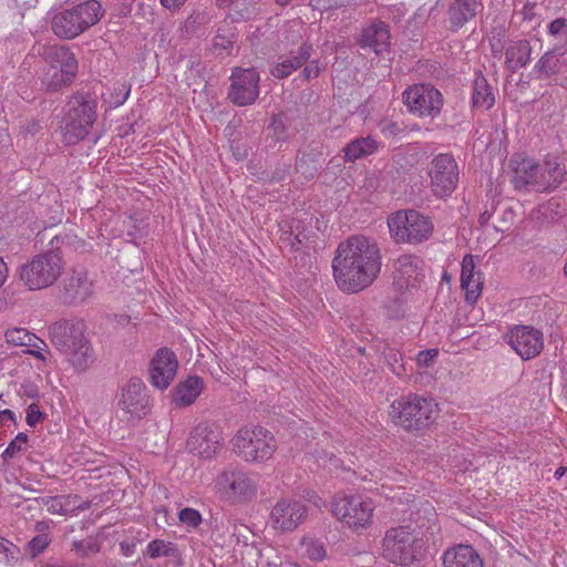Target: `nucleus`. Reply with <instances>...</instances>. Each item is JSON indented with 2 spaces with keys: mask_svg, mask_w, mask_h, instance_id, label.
<instances>
[{
  "mask_svg": "<svg viewBox=\"0 0 567 567\" xmlns=\"http://www.w3.org/2000/svg\"><path fill=\"white\" fill-rule=\"evenodd\" d=\"M338 287L354 293L369 287L381 270L379 250H337L332 260Z\"/></svg>",
  "mask_w": 567,
  "mask_h": 567,
  "instance_id": "nucleus-1",
  "label": "nucleus"
},
{
  "mask_svg": "<svg viewBox=\"0 0 567 567\" xmlns=\"http://www.w3.org/2000/svg\"><path fill=\"white\" fill-rule=\"evenodd\" d=\"M85 331V323L79 319H63L49 327L51 343L68 357L78 371L87 370L94 362V352Z\"/></svg>",
  "mask_w": 567,
  "mask_h": 567,
  "instance_id": "nucleus-2",
  "label": "nucleus"
},
{
  "mask_svg": "<svg viewBox=\"0 0 567 567\" xmlns=\"http://www.w3.org/2000/svg\"><path fill=\"white\" fill-rule=\"evenodd\" d=\"M514 171L513 184L516 189L532 187L546 192L557 187L566 173L565 165L556 156H547L542 163L533 158L515 156L511 161Z\"/></svg>",
  "mask_w": 567,
  "mask_h": 567,
  "instance_id": "nucleus-3",
  "label": "nucleus"
},
{
  "mask_svg": "<svg viewBox=\"0 0 567 567\" xmlns=\"http://www.w3.org/2000/svg\"><path fill=\"white\" fill-rule=\"evenodd\" d=\"M437 404L432 398L409 395L395 400L389 410L391 420L408 431H420L437 416Z\"/></svg>",
  "mask_w": 567,
  "mask_h": 567,
  "instance_id": "nucleus-4",
  "label": "nucleus"
},
{
  "mask_svg": "<svg viewBox=\"0 0 567 567\" xmlns=\"http://www.w3.org/2000/svg\"><path fill=\"white\" fill-rule=\"evenodd\" d=\"M96 110L95 100L82 94L74 95L68 103V110L60 126L63 143L74 145L84 140L96 121Z\"/></svg>",
  "mask_w": 567,
  "mask_h": 567,
  "instance_id": "nucleus-5",
  "label": "nucleus"
},
{
  "mask_svg": "<svg viewBox=\"0 0 567 567\" xmlns=\"http://www.w3.org/2000/svg\"><path fill=\"white\" fill-rule=\"evenodd\" d=\"M64 261L59 250H45L21 265L18 276L22 285L30 291L45 289L60 277Z\"/></svg>",
  "mask_w": 567,
  "mask_h": 567,
  "instance_id": "nucleus-6",
  "label": "nucleus"
},
{
  "mask_svg": "<svg viewBox=\"0 0 567 567\" xmlns=\"http://www.w3.org/2000/svg\"><path fill=\"white\" fill-rule=\"evenodd\" d=\"M102 17L101 3L89 0L55 14L52 19V31L59 38L74 39L96 24Z\"/></svg>",
  "mask_w": 567,
  "mask_h": 567,
  "instance_id": "nucleus-7",
  "label": "nucleus"
},
{
  "mask_svg": "<svg viewBox=\"0 0 567 567\" xmlns=\"http://www.w3.org/2000/svg\"><path fill=\"white\" fill-rule=\"evenodd\" d=\"M391 237L396 243L416 245L427 240L434 229L431 218L416 209H400L388 218Z\"/></svg>",
  "mask_w": 567,
  "mask_h": 567,
  "instance_id": "nucleus-8",
  "label": "nucleus"
},
{
  "mask_svg": "<svg viewBox=\"0 0 567 567\" xmlns=\"http://www.w3.org/2000/svg\"><path fill=\"white\" fill-rule=\"evenodd\" d=\"M382 556L389 561L408 566L416 561L423 550V540L408 526L389 528L382 539Z\"/></svg>",
  "mask_w": 567,
  "mask_h": 567,
  "instance_id": "nucleus-9",
  "label": "nucleus"
},
{
  "mask_svg": "<svg viewBox=\"0 0 567 567\" xmlns=\"http://www.w3.org/2000/svg\"><path fill=\"white\" fill-rule=\"evenodd\" d=\"M258 478L238 467L224 468L214 480V492L223 501L246 503L256 496Z\"/></svg>",
  "mask_w": 567,
  "mask_h": 567,
  "instance_id": "nucleus-10",
  "label": "nucleus"
},
{
  "mask_svg": "<svg viewBox=\"0 0 567 567\" xmlns=\"http://www.w3.org/2000/svg\"><path fill=\"white\" fill-rule=\"evenodd\" d=\"M234 452L246 462H259L271 457L276 450L274 435L258 425L240 427L231 440Z\"/></svg>",
  "mask_w": 567,
  "mask_h": 567,
  "instance_id": "nucleus-11",
  "label": "nucleus"
},
{
  "mask_svg": "<svg viewBox=\"0 0 567 567\" xmlns=\"http://www.w3.org/2000/svg\"><path fill=\"white\" fill-rule=\"evenodd\" d=\"M44 59L48 68L42 84L48 91L56 92L70 85L78 72V60L66 47L52 45L45 49Z\"/></svg>",
  "mask_w": 567,
  "mask_h": 567,
  "instance_id": "nucleus-12",
  "label": "nucleus"
},
{
  "mask_svg": "<svg viewBox=\"0 0 567 567\" xmlns=\"http://www.w3.org/2000/svg\"><path fill=\"white\" fill-rule=\"evenodd\" d=\"M374 503L362 495H336L331 503L333 516L349 528H368L372 523Z\"/></svg>",
  "mask_w": 567,
  "mask_h": 567,
  "instance_id": "nucleus-13",
  "label": "nucleus"
},
{
  "mask_svg": "<svg viewBox=\"0 0 567 567\" xmlns=\"http://www.w3.org/2000/svg\"><path fill=\"white\" fill-rule=\"evenodd\" d=\"M430 188L439 198L449 197L457 187L460 169L456 161L450 154H439L430 163Z\"/></svg>",
  "mask_w": 567,
  "mask_h": 567,
  "instance_id": "nucleus-14",
  "label": "nucleus"
},
{
  "mask_svg": "<svg viewBox=\"0 0 567 567\" xmlns=\"http://www.w3.org/2000/svg\"><path fill=\"white\" fill-rule=\"evenodd\" d=\"M410 113L419 117H436L443 107L442 93L430 84H414L403 92Z\"/></svg>",
  "mask_w": 567,
  "mask_h": 567,
  "instance_id": "nucleus-15",
  "label": "nucleus"
},
{
  "mask_svg": "<svg viewBox=\"0 0 567 567\" xmlns=\"http://www.w3.org/2000/svg\"><path fill=\"white\" fill-rule=\"evenodd\" d=\"M224 437L215 423L200 422L189 433L187 449L202 458H213L220 451Z\"/></svg>",
  "mask_w": 567,
  "mask_h": 567,
  "instance_id": "nucleus-16",
  "label": "nucleus"
},
{
  "mask_svg": "<svg viewBox=\"0 0 567 567\" xmlns=\"http://www.w3.org/2000/svg\"><path fill=\"white\" fill-rule=\"evenodd\" d=\"M229 100L239 106L252 104L259 95V74L254 68H236L231 72Z\"/></svg>",
  "mask_w": 567,
  "mask_h": 567,
  "instance_id": "nucleus-17",
  "label": "nucleus"
},
{
  "mask_svg": "<svg viewBox=\"0 0 567 567\" xmlns=\"http://www.w3.org/2000/svg\"><path fill=\"white\" fill-rule=\"evenodd\" d=\"M307 506L298 499L281 498L271 509L270 522L280 532L295 530L307 517Z\"/></svg>",
  "mask_w": 567,
  "mask_h": 567,
  "instance_id": "nucleus-18",
  "label": "nucleus"
},
{
  "mask_svg": "<svg viewBox=\"0 0 567 567\" xmlns=\"http://www.w3.org/2000/svg\"><path fill=\"white\" fill-rule=\"evenodd\" d=\"M120 409L132 417L141 419L150 410V396L140 378H131L123 386L118 401Z\"/></svg>",
  "mask_w": 567,
  "mask_h": 567,
  "instance_id": "nucleus-19",
  "label": "nucleus"
},
{
  "mask_svg": "<svg viewBox=\"0 0 567 567\" xmlns=\"http://www.w3.org/2000/svg\"><path fill=\"white\" fill-rule=\"evenodd\" d=\"M178 361L168 348L158 349L150 362V382L153 386L165 390L174 381Z\"/></svg>",
  "mask_w": 567,
  "mask_h": 567,
  "instance_id": "nucleus-20",
  "label": "nucleus"
},
{
  "mask_svg": "<svg viewBox=\"0 0 567 567\" xmlns=\"http://www.w3.org/2000/svg\"><path fill=\"white\" fill-rule=\"evenodd\" d=\"M508 343L523 359L537 357L544 348L543 333L529 326H516L508 334Z\"/></svg>",
  "mask_w": 567,
  "mask_h": 567,
  "instance_id": "nucleus-21",
  "label": "nucleus"
},
{
  "mask_svg": "<svg viewBox=\"0 0 567 567\" xmlns=\"http://www.w3.org/2000/svg\"><path fill=\"white\" fill-rule=\"evenodd\" d=\"M94 293L93 280L89 272L83 269H73L64 280L63 298L70 305H82Z\"/></svg>",
  "mask_w": 567,
  "mask_h": 567,
  "instance_id": "nucleus-22",
  "label": "nucleus"
},
{
  "mask_svg": "<svg viewBox=\"0 0 567 567\" xmlns=\"http://www.w3.org/2000/svg\"><path fill=\"white\" fill-rule=\"evenodd\" d=\"M483 8L478 0H454L449 10V23L452 31H457L472 20Z\"/></svg>",
  "mask_w": 567,
  "mask_h": 567,
  "instance_id": "nucleus-23",
  "label": "nucleus"
},
{
  "mask_svg": "<svg viewBox=\"0 0 567 567\" xmlns=\"http://www.w3.org/2000/svg\"><path fill=\"white\" fill-rule=\"evenodd\" d=\"M444 567H484L483 559L470 545H457L443 555Z\"/></svg>",
  "mask_w": 567,
  "mask_h": 567,
  "instance_id": "nucleus-24",
  "label": "nucleus"
},
{
  "mask_svg": "<svg viewBox=\"0 0 567 567\" xmlns=\"http://www.w3.org/2000/svg\"><path fill=\"white\" fill-rule=\"evenodd\" d=\"M360 44L372 49L377 54L384 52L390 44V31L385 23L373 22L362 32Z\"/></svg>",
  "mask_w": 567,
  "mask_h": 567,
  "instance_id": "nucleus-25",
  "label": "nucleus"
},
{
  "mask_svg": "<svg viewBox=\"0 0 567 567\" xmlns=\"http://www.w3.org/2000/svg\"><path fill=\"white\" fill-rule=\"evenodd\" d=\"M311 45L302 44L298 53L291 56L280 58V62L275 64L270 73L277 79L289 76L293 71L300 68L311 55Z\"/></svg>",
  "mask_w": 567,
  "mask_h": 567,
  "instance_id": "nucleus-26",
  "label": "nucleus"
},
{
  "mask_svg": "<svg viewBox=\"0 0 567 567\" xmlns=\"http://www.w3.org/2000/svg\"><path fill=\"white\" fill-rule=\"evenodd\" d=\"M204 388L199 377H189L179 383L174 391V402L177 406H187L195 402Z\"/></svg>",
  "mask_w": 567,
  "mask_h": 567,
  "instance_id": "nucleus-27",
  "label": "nucleus"
},
{
  "mask_svg": "<svg viewBox=\"0 0 567 567\" xmlns=\"http://www.w3.org/2000/svg\"><path fill=\"white\" fill-rule=\"evenodd\" d=\"M422 261L414 255L404 254L400 256L395 264V271L400 275V277H395L396 285L400 288L409 286V279L414 275L417 276V271L421 269Z\"/></svg>",
  "mask_w": 567,
  "mask_h": 567,
  "instance_id": "nucleus-28",
  "label": "nucleus"
},
{
  "mask_svg": "<svg viewBox=\"0 0 567 567\" xmlns=\"http://www.w3.org/2000/svg\"><path fill=\"white\" fill-rule=\"evenodd\" d=\"M532 47L526 40L513 42L506 50V64L508 69L516 71L527 65L530 61Z\"/></svg>",
  "mask_w": 567,
  "mask_h": 567,
  "instance_id": "nucleus-29",
  "label": "nucleus"
},
{
  "mask_svg": "<svg viewBox=\"0 0 567 567\" xmlns=\"http://www.w3.org/2000/svg\"><path fill=\"white\" fill-rule=\"evenodd\" d=\"M379 148L378 142L371 137H359L348 143L344 148V158L348 162H354L359 158L375 153Z\"/></svg>",
  "mask_w": 567,
  "mask_h": 567,
  "instance_id": "nucleus-30",
  "label": "nucleus"
},
{
  "mask_svg": "<svg viewBox=\"0 0 567 567\" xmlns=\"http://www.w3.org/2000/svg\"><path fill=\"white\" fill-rule=\"evenodd\" d=\"M6 342L13 347H30L41 349L40 344L45 347V342L34 333L20 327L9 328L4 331Z\"/></svg>",
  "mask_w": 567,
  "mask_h": 567,
  "instance_id": "nucleus-31",
  "label": "nucleus"
},
{
  "mask_svg": "<svg viewBox=\"0 0 567 567\" xmlns=\"http://www.w3.org/2000/svg\"><path fill=\"white\" fill-rule=\"evenodd\" d=\"M494 103L495 96L487 80L483 75L476 76L473 82V106L481 110H489Z\"/></svg>",
  "mask_w": 567,
  "mask_h": 567,
  "instance_id": "nucleus-32",
  "label": "nucleus"
},
{
  "mask_svg": "<svg viewBox=\"0 0 567 567\" xmlns=\"http://www.w3.org/2000/svg\"><path fill=\"white\" fill-rule=\"evenodd\" d=\"M216 4L228 9L231 20L249 19L255 11L254 0H216Z\"/></svg>",
  "mask_w": 567,
  "mask_h": 567,
  "instance_id": "nucleus-33",
  "label": "nucleus"
},
{
  "mask_svg": "<svg viewBox=\"0 0 567 567\" xmlns=\"http://www.w3.org/2000/svg\"><path fill=\"white\" fill-rule=\"evenodd\" d=\"M235 42V32L231 28H219L213 40V49L219 55H228Z\"/></svg>",
  "mask_w": 567,
  "mask_h": 567,
  "instance_id": "nucleus-34",
  "label": "nucleus"
},
{
  "mask_svg": "<svg viewBox=\"0 0 567 567\" xmlns=\"http://www.w3.org/2000/svg\"><path fill=\"white\" fill-rule=\"evenodd\" d=\"M301 547L303 549V555L311 560H322L327 556L324 544L319 539L303 537L301 540Z\"/></svg>",
  "mask_w": 567,
  "mask_h": 567,
  "instance_id": "nucleus-35",
  "label": "nucleus"
},
{
  "mask_svg": "<svg viewBox=\"0 0 567 567\" xmlns=\"http://www.w3.org/2000/svg\"><path fill=\"white\" fill-rule=\"evenodd\" d=\"M558 71L559 58L554 52H546L535 65V72L544 76L556 74Z\"/></svg>",
  "mask_w": 567,
  "mask_h": 567,
  "instance_id": "nucleus-36",
  "label": "nucleus"
},
{
  "mask_svg": "<svg viewBox=\"0 0 567 567\" xmlns=\"http://www.w3.org/2000/svg\"><path fill=\"white\" fill-rule=\"evenodd\" d=\"M461 287L465 290L466 301L470 303H475L482 293V275H475L474 277L467 279H461Z\"/></svg>",
  "mask_w": 567,
  "mask_h": 567,
  "instance_id": "nucleus-37",
  "label": "nucleus"
},
{
  "mask_svg": "<svg viewBox=\"0 0 567 567\" xmlns=\"http://www.w3.org/2000/svg\"><path fill=\"white\" fill-rule=\"evenodd\" d=\"M72 550L80 557L86 558L97 554L101 550V544L95 537H87L82 540L72 542Z\"/></svg>",
  "mask_w": 567,
  "mask_h": 567,
  "instance_id": "nucleus-38",
  "label": "nucleus"
},
{
  "mask_svg": "<svg viewBox=\"0 0 567 567\" xmlns=\"http://www.w3.org/2000/svg\"><path fill=\"white\" fill-rule=\"evenodd\" d=\"M174 551V545L163 539H155L146 547V554L151 558H159L169 556Z\"/></svg>",
  "mask_w": 567,
  "mask_h": 567,
  "instance_id": "nucleus-39",
  "label": "nucleus"
},
{
  "mask_svg": "<svg viewBox=\"0 0 567 567\" xmlns=\"http://www.w3.org/2000/svg\"><path fill=\"white\" fill-rule=\"evenodd\" d=\"M374 246H375V243L371 238H369L362 234H357V235H352L349 238H347V240L341 243L338 248L359 249V248H373Z\"/></svg>",
  "mask_w": 567,
  "mask_h": 567,
  "instance_id": "nucleus-40",
  "label": "nucleus"
},
{
  "mask_svg": "<svg viewBox=\"0 0 567 567\" xmlns=\"http://www.w3.org/2000/svg\"><path fill=\"white\" fill-rule=\"evenodd\" d=\"M50 543H51V537L49 536V534L42 533V534L34 536L28 543V548H29L30 555L33 558L37 557L38 555H40L41 553H43L47 549V547L50 545Z\"/></svg>",
  "mask_w": 567,
  "mask_h": 567,
  "instance_id": "nucleus-41",
  "label": "nucleus"
},
{
  "mask_svg": "<svg viewBox=\"0 0 567 567\" xmlns=\"http://www.w3.org/2000/svg\"><path fill=\"white\" fill-rule=\"evenodd\" d=\"M19 554L18 547L0 537V561L4 564H11L12 561L17 560Z\"/></svg>",
  "mask_w": 567,
  "mask_h": 567,
  "instance_id": "nucleus-42",
  "label": "nucleus"
},
{
  "mask_svg": "<svg viewBox=\"0 0 567 567\" xmlns=\"http://www.w3.org/2000/svg\"><path fill=\"white\" fill-rule=\"evenodd\" d=\"M179 520L188 527H197L202 523V515L194 508H184L178 514Z\"/></svg>",
  "mask_w": 567,
  "mask_h": 567,
  "instance_id": "nucleus-43",
  "label": "nucleus"
},
{
  "mask_svg": "<svg viewBox=\"0 0 567 567\" xmlns=\"http://www.w3.org/2000/svg\"><path fill=\"white\" fill-rule=\"evenodd\" d=\"M28 436L24 433H19L7 446L3 455L7 457H13L17 453L22 451L27 445Z\"/></svg>",
  "mask_w": 567,
  "mask_h": 567,
  "instance_id": "nucleus-44",
  "label": "nucleus"
},
{
  "mask_svg": "<svg viewBox=\"0 0 567 567\" xmlns=\"http://www.w3.org/2000/svg\"><path fill=\"white\" fill-rule=\"evenodd\" d=\"M475 268V257L473 255H465L462 261L461 279H467L474 277L475 275H482L480 271H476Z\"/></svg>",
  "mask_w": 567,
  "mask_h": 567,
  "instance_id": "nucleus-45",
  "label": "nucleus"
},
{
  "mask_svg": "<svg viewBox=\"0 0 567 567\" xmlns=\"http://www.w3.org/2000/svg\"><path fill=\"white\" fill-rule=\"evenodd\" d=\"M385 359L395 374L401 375L402 372H404V367L401 363L402 354L400 352L390 349L389 352L385 353Z\"/></svg>",
  "mask_w": 567,
  "mask_h": 567,
  "instance_id": "nucleus-46",
  "label": "nucleus"
},
{
  "mask_svg": "<svg viewBox=\"0 0 567 567\" xmlns=\"http://www.w3.org/2000/svg\"><path fill=\"white\" fill-rule=\"evenodd\" d=\"M115 93L114 95L112 94V99L110 100V103H112L115 107L124 104V102L127 100L128 95H130V92H131V87L124 83L122 84H118L115 89H114Z\"/></svg>",
  "mask_w": 567,
  "mask_h": 567,
  "instance_id": "nucleus-47",
  "label": "nucleus"
},
{
  "mask_svg": "<svg viewBox=\"0 0 567 567\" xmlns=\"http://www.w3.org/2000/svg\"><path fill=\"white\" fill-rule=\"evenodd\" d=\"M437 355H439L437 349L423 350L417 354V358H416L417 364L420 367L426 368L434 362V360L437 358Z\"/></svg>",
  "mask_w": 567,
  "mask_h": 567,
  "instance_id": "nucleus-48",
  "label": "nucleus"
},
{
  "mask_svg": "<svg viewBox=\"0 0 567 567\" xmlns=\"http://www.w3.org/2000/svg\"><path fill=\"white\" fill-rule=\"evenodd\" d=\"M43 419V414L40 411L38 404L32 403L27 409L25 421L28 425L34 426Z\"/></svg>",
  "mask_w": 567,
  "mask_h": 567,
  "instance_id": "nucleus-49",
  "label": "nucleus"
},
{
  "mask_svg": "<svg viewBox=\"0 0 567 567\" xmlns=\"http://www.w3.org/2000/svg\"><path fill=\"white\" fill-rule=\"evenodd\" d=\"M380 130L385 137L396 136L401 133L400 126L392 121L381 122Z\"/></svg>",
  "mask_w": 567,
  "mask_h": 567,
  "instance_id": "nucleus-50",
  "label": "nucleus"
},
{
  "mask_svg": "<svg viewBox=\"0 0 567 567\" xmlns=\"http://www.w3.org/2000/svg\"><path fill=\"white\" fill-rule=\"evenodd\" d=\"M47 509L51 514L64 515L66 511L63 507L62 501L58 497H50L47 502Z\"/></svg>",
  "mask_w": 567,
  "mask_h": 567,
  "instance_id": "nucleus-51",
  "label": "nucleus"
},
{
  "mask_svg": "<svg viewBox=\"0 0 567 567\" xmlns=\"http://www.w3.org/2000/svg\"><path fill=\"white\" fill-rule=\"evenodd\" d=\"M40 347H41V349H37V348L29 349L27 351V353L38 360L45 362L51 357V352L47 344H45V347L43 344H40Z\"/></svg>",
  "mask_w": 567,
  "mask_h": 567,
  "instance_id": "nucleus-52",
  "label": "nucleus"
},
{
  "mask_svg": "<svg viewBox=\"0 0 567 567\" xmlns=\"http://www.w3.org/2000/svg\"><path fill=\"white\" fill-rule=\"evenodd\" d=\"M320 68L318 65V62L312 61L309 63L302 71V76L306 80L315 79L319 75Z\"/></svg>",
  "mask_w": 567,
  "mask_h": 567,
  "instance_id": "nucleus-53",
  "label": "nucleus"
},
{
  "mask_svg": "<svg viewBox=\"0 0 567 567\" xmlns=\"http://www.w3.org/2000/svg\"><path fill=\"white\" fill-rule=\"evenodd\" d=\"M566 28L565 20L563 19H556L550 22L548 25V31L550 34L556 35L560 33Z\"/></svg>",
  "mask_w": 567,
  "mask_h": 567,
  "instance_id": "nucleus-54",
  "label": "nucleus"
},
{
  "mask_svg": "<svg viewBox=\"0 0 567 567\" xmlns=\"http://www.w3.org/2000/svg\"><path fill=\"white\" fill-rule=\"evenodd\" d=\"M162 6L167 9H177L185 3L186 0H159Z\"/></svg>",
  "mask_w": 567,
  "mask_h": 567,
  "instance_id": "nucleus-55",
  "label": "nucleus"
},
{
  "mask_svg": "<svg viewBox=\"0 0 567 567\" xmlns=\"http://www.w3.org/2000/svg\"><path fill=\"white\" fill-rule=\"evenodd\" d=\"M8 278V267L7 264L3 261V258L0 257V288L3 286Z\"/></svg>",
  "mask_w": 567,
  "mask_h": 567,
  "instance_id": "nucleus-56",
  "label": "nucleus"
},
{
  "mask_svg": "<svg viewBox=\"0 0 567 567\" xmlns=\"http://www.w3.org/2000/svg\"><path fill=\"white\" fill-rule=\"evenodd\" d=\"M0 419L2 421H4V420L13 421L14 420V413L11 410H3V411L0 412Z\"/></svg>",
  "mask_w": 567,
  "mask_h": 567,
  "instance_id": "nucleus-57",
  "label": "nucleus"
},
{
  "mask_svg": "<svg viewBox=\"0 0 567 567\" xmlns=\"http://www.w3.org/2000/svg\"><path fill=\"white\" fill-rule=\"evenodd\" d=\"M566 472H567V467L560 466L556 470L555 477L560 478L565 475Z\"/></svg>",
  "mask_w": 567,
  "mask_h": 567,
  "instance_id": "nucleus-58",
  "label": "nucleus"
},
{
  "mask_svg": "<svg viewBox=\"0 0 567 567\" xmlns=\"http://www.w3.org/2000/svg\"><path fill=\"white\" fill-rule=\"evenodd\" d=\"M61 239L59 236H55L52 240H51V244L53 245L54 243L58 245L60 244Z\"/></svg>",
  "mask_w": 567,
  "mask_h": 567,
  "instance_id": "nucleus-59",
  "label": "nucleus"
},
{
  "mask_svg": "<svg viewBox=\"0 0 567 567\" xmlns=\"http://www.w3.org/2000/svg\"><path fill=\"white\" fill-rule=\"evenodd\" d=\"M43 526H44L43 523H38L37 524V530H39V532L43 530Z\"/></svg>",
  "mask_w": 567,
  "mask_h": 567,
  "instance_id": "nucleus-60",
  "label": "nucleus"
},
{
  "mask_svg": "<svg viewBox=\"0 0 567 567\" xmlns=\"http://www.w3.org/2000/svg\"><path fill=\"white\" fill-rule=\"evenodd\" d=\"M277 3L281 4V6H285L287 4L290 0H276Z\"/></svg>",
  "mask_w": 567,
  "mask_h": 567,
  "instance_id": "nucleus-61",
  "label": "nucleus"
},
{
  "mask_svg": "<svg viewBox=\"0 0 567 567\" xmlns=\"http://www.w3.org/2000/svg\"><path fill=\"white\" fill-rule=\"evenodd\" d=\"M10 289H11V287L9 286L8 288H6L3 290V293L7 295L8 297L10 296Z\"/></svg>",
  "mask_w": 567,
  "mask_h": 567,
  "instance_id": "nucleus-62",
  "label": "nucleus"
},
{
  "mask_svg": "<svg viewBox=\"0 0 567 567\" xmlns=\"http://www.w3.org/2000/svg\"><path fill=\"white\" fill-rule=\"evenodd\" d=\"M302 168V164L301 163H297V169L300 171Z\"/></svg>",
  "mask_w": 567,
  "mask_h": 567,
  "instance_id": "nucleus-63",
  "label": "nucleus"
},
{
  "mask_svg": "<svg viewBox=\"0 0 567 567\" xmlns=\"http://www.w3.org/2000/svg\"><path fill=\"white\" fill-rule=\"evenodd\" d=\"M564 271H565V274H566V276H567V261H566V265H565V267H564Z\"/></svg>",
  "mask_w": 567,
  "mask_h": 567,
  "instance_id": "nucleus-64",
  "label": "nucleus"
}]
</instances>
